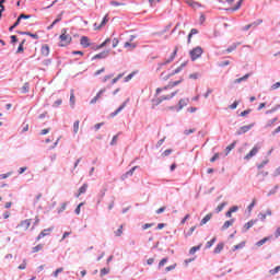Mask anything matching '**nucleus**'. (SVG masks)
Wrapping results in <instances>:
<instances>
[{"mask_svg": "<svg viewBox=\"0 0 280 280\" xmlns=\"http://www.w3.org/2000/svg\"><path fill=\"white\" fill-rule=\"evenodd\" d=\"M30 226H32V219H25L20 222V224L18 225V229H21L22 231H27Z\"/></svg>", "mask_w": 280, "mask_h": 280, "instance_id": "8", "label": "nucleus"}, {"mask_svg": "<svg viewBox=\"0 0 280 280\" xmlns=\"http://www.w3.org/2000/svg\"><path fill=\"white\" fill-rule=\"evenodd\" d=\"M250 113H252L250 109H246V110L242 112V113L240 114V116H241V117H246V115H250Z\"/></svg>", "mask_w": 280, "mask_h": 280, "instance_id": "59", "label": "nucleus"}, {"mask_svg": "<svg viewBox=\"0 0 280 280\" xmlns=\"http://www.w3.org/2000/svg\"><path fill=\"white\" fill-rule=\"evenodd\" d=\"M124 47H125V49H128L129 51H132V49L137 48V45L135 43L127 42V43H125Z\"/></svg>", "mask_w": 280, "mask_h": 280, "instance_id": "20", "label": "nucleus"}, {"mask_svg": "<svg viewBox=\"0 0 280 280\" xmlns=\"http://www.w3.org/2000/svg\"><path fill=\"white\" fill-rule=\"evenodd\" d=\"M203 52L205 50H202V47L197 46L189 51V56L192 61H196L198 58H200V56H202Z\"/></svg>", "mask_w": 280, "mask_h": 280, "instance_id": "6", "label": "nucleus"}, {"mask_svg": "<svg viewBox=\"0 0 280 280\" xmlns=\"http://www.w3.org/2000/svg\"><path fill=\"white\" fill-rule=\"evenodd\" d=\"M79 130H80V120H77L73 124V132H74V135H78Z\"/></svg>", "mask_w": 280, "mask_h": 280, "instance_id": "31", "label": "nucleus"}, {"mask_svg": "<svg viewBox=\"0 0 280 280\" xmlns=\"http://www.w3.org/2000/svg\"><path fill=\"white\" fill-rule=\"evenodd\" d=\"M19 21H21L22 19H32V15H26V14H20V16L18 18Z\"/></svg>", "mask_w": 280, "mask_h": 280, "instance_id": "62", "label": "nucleus"}, {"mask_svg": "<svg viewBox=\"0 0 280 280\" xmlns=\"http://www.w3.org/2000/svg\"><path fill=\"white\" fill-rule=\"evenodd\" d=\"M84 207V202L79 203V206L75 208L74 213L77 215H80V210Z\"/></svg>", "mask_w": 280, "mask_h": 280, "instance_id": "48", "label": "nucleus"}, {"mask_svg": "<svg viewBox=\"0 0 280 280\" xmlns=\"http://www.w3.org/2000/svg\"><path fill=\"white\" fill-rule=\"evenodd\" d=\"M261 23H264V20H257L256 22H253V23H250L249 25H250L252 27H257V25H261Z\"/></svg>", "mask_w": 280, "mask_h": 280, "instance_id": "50", "label": "nucleus"}, {"mask_svg": "<svg viewBox=\"0 0 280 280\" xmlns=\"http://www.w3.org/2000/svg\"><path fill=\"white\" fill-rule=\"evenodd\" d=\"M138 166H133L130 171H128L125 176L127 178V176H132V174H135V171L137 170Z\"/></svg>", "mask_w": 280, "mask_h": 280, "instance_id": "51", "label": "nucleus"}, {"mask_svg": "<svg viewBox=\"0 0 280 280\" xmlns=\"http://www.w3.org/2000/svg\"><path fill=\"white\" fill-rule=\"evenodd\" d=\"M185 67H187V62L182 63L179 67H177L175 70H173L170 73L162 72L161 73L162 80H164V81L170 80V78H173V75H177V73H180V71H183V69H185Z\"/></svg>", "mask_w": 280, "mask_h": 280, "instance_id": "3", "label": "nucleus"}, {"mask_svg": "<svg viewBox=\"0 0 280 280\" xmlns=\"http://www.w3.org/2000/svg\"><path fill=\"white\" fill-rule=\"evenodd\" d=\"M49 233H51V229H45L44 231H42L36 238L37 242H40V240H43V237H47V235H49Z\"/></svg>", "mask_w": 280, "mask_h": 280, "instance_id": "12", "label": "nucleus"}, {"mask_svg": "<svg viewBox=\"0 0 280 280\" xmlns=\"http://www.w3.org/2000/svg\"><path fill=\"white\" fill-rule=\"evenodd\" d=\"M60 272H65V268L60 267L57 270L54 271V277L57 279L58 275H60Z\"/></svg>", "mask_w": 280, "mask_h": 280, "instance_id": "45", "label": "nucleus"}, {"mask_svg": "<svg viewBox=\"0 0 280 280\" xmlns=\"http://www.w3.org/2000/svg\"><path fill=\"white\" fill-rule=\"evenodd\" d=\"M106 93V89L101 90L90 102V104H97V100H102V96Z\"/></svg>", "mask_w": 280, "mask_h": 280, "instance_id": "11", "label": "nucleus"}, {"mask_svg": "<svg viewBox=\"0 0 280 280\" xmlns=\"http://www.w3.org/2000/svg\"><path fill=\"white\" fill-rule=\"evenodd\" d=\"M196 34H198V30L192 28V30L190 31L189 35H188V43L191 42V36L196 35Z\"/></svg>", "mask_w": 280, "mask_h": 280, "instance_id": "39", "label": "nucleus"}, {"mask_svg": "<svg viewBox=\"0 0 280 280\" xmlns=\"http://www.w3.org/2000/svg\"><path fill=\"white\" fill-rule=\"evenodd\" d=\"M118 139H119V135L114 136L110 142V145H117Z\"/></svg>", "mask_w": 280, "mask_h": 280, "instance_id": "52", "label": "nucleus"}, {"mask_svg": "<svg viewBox=\"0 0 280 280\" xmlns=\"http://www.w3.org/2000/svg\"><path fill=\"white\" fill-rule=\"evenodd\" d=\"M187 104H189V98L179 100V102H178L179 110H183V108H185V106H187Z\"/></svg>", "mask_w": 280, "mask_h": 280, "instance_id": "17", "label": "nucleus"}, {"mask_svg": "<svg viewBox=\"0 0 280 280\" xmlns=\"http://www.w3.org/2000/svg\"><path fill=\"white\" fill-rule=\"evenodd\" d=\"M255 224H257V220H250V221H248V222L244 225L245 231H248L249 229H253V226H255Z\"/></svg>", "mask_w": 280, "mask_h": 280, "instance_id": "21", "label": "nucleus"}, {"mask_svg": "<svg viewBox=\"0 0 280 280\" xmlns=\"http://www.w3.org/2000/svg\"><path fill=\"white\" fill-rule=\"evenodd\" d=\"M124 108H126V102L122 103L114 113H112L110 117H117V114L124 110Z\"/></svg>", "mask_w": 280, "mask_h": 280, "instance_id": "19", "label": "nucleus"}, {"mask_svg": "<svg viewBox=\"0 0 280 280\" xmlns=\"http://www.w3.org/2000/svg\"><path fill=\"white\" fill-rule=\"evenodd\" d=\"M234 222H235L234 219H232L230 221H225L224 224L222 225V231H226V229H229L230 226H233Z\"/></svg>", "mask_w": 280, "mask_h": 280, "instance_id": "23", "label": "nucleus"}, {"mask_svg": "<svg viewBox=\"0 0 280 280\" xmlns=\"http://www.w3.org/2000/svg\"><path fill=\"white\" fill-rule=\"evenodd\" d=\"M20 34H26V36H31V38H34L35 40H38V34L23 33V32H20Z\"/></svg>", "mask_w": 280, "mask_h": 280, "instance_id": "47", "label": "nucleus"}, {"mask_svg": "<svg viewBox=\"0 0 280 280\" xmlns=\"http://www.w3.org/2000/svg\"><path fill=\"white\" fill-rule=\"evenodd\" d=\"M1 3H5V0H0V19L2 16L3 12H5V7L1 5Z\"/></svg>", "mask_w": 280, "mask_h": 280, "instance_id": "42", "label": "nucleus"}, {"mask_svg": "<svg viewBox=\"0 0 280 280\" xmlns=\"http://www.w3.org/2000/svg\"><path fill=\"white\" fill-rule=\"evenodd\" d=\"M40 250H43V244H38L32 248V253H40Z\"/></svg>", "mask_w": 280, "mask_h": 280, "instance_id": "33", "label": "nucleus"}, {"mask_svg": "<svg viewBox=\"0 0 280 280\" xmlns=\"http://www.w3.org/2000/svg\"><path fill=\"white\" fill-rule=\"evenodd\" d=\"M277 120H278V118H273L271 120H268L267 124H266V128H270V127L275 126Z\"/></svg>", "mask_w": 280, "mask_h": 280, "instance_id": "37", "label": "nucleus"}, {"mask_svg": "<svg viewBox=\"0 0 280 280\" xmlns=\"http://www.w3.org/2000/svg\"><path fill=\"white\" fill-rule=\"evenodd\" d=\"M22 93H30V83H24L22 86Z\"/></svg>", "mask_w": 280, "mask_h": 280, "instance_id": "41", "label": "nucleus"}, {"mask_svg": "<svg viewBox=\"0 0 280 280\" xmlns=\"http://www.w3.org/2000/svg\"><path fill=\"white\" fill-rule=\"evenodd\" d=\"M62 14H65V12H61L59 15H57L56 20L52 22V25H56L62 21Z\"/></svg>", "mask_w": 280, "mask_h": 280, "instance_id": "40", "label": "nucleus"}, {"mask_svg": "<svg viewBox=\"0 0 280 280\" xmlns=\"http://www.w3.org/2000/svg\"><path fill=\"white\" fill-rule=\"evenodd\" d=\"M175 269H176V264L166 267L165 272H170V271L175 270Z\"/></svg>", "mask_w": 280, "mask_h": 280, "instance_id": "58", "label": "nucleus"}, {"mask_svg": "<svg viewBox=\"0 0 280 280\" xmlns=\"http://www.w3.org/2000/svg\"><path fill=\"white\" fill-rule=\"evenodd\" d=\"M279 271H280V266H278V267H276V268L269 270V273H270V275H277Z\"/></svg>", "mask_w": 280, "mask_h": 280, "instance_id": "56", "label": "nucleus"}, {"mask_svg": "<svg viewBox=\"0 0 280 280\" xmlns=\"http://www.w3.org/2000/svg\"><path fill=\"white\" fill-rule=\"evenodd\" d=\"M184 80L185 79L180 77L179 80L170 82L164 88H158L155 91L156 98L152 101L153 106H159V104H161L162 102H165V101L172 100V97H175L178 91H174V88L178 86V84H182Z\"/></svg>", "mask_w": 280, "mask_h": 280, "instance_id": "1", "label": "nucleus"}, {"mask_svg": "<svg viewBox=\"0 0 280 280\" xmlns=\"http://www.w3.org/2000/svg\"><path fill=\"white\" fill-rule=\"evenodd\" d=\"M110 272V268H103L101 269V277H106V275H108Z\"/></svg>", "mask_w": 280, "mask_h": 280, "instance_id": "34", "label": "nucleus"}, {"mask_svg": "<svg viewBox=\"0 0 280 280\" xmlns=\"http://www.w3.org/2000/svg\"><path fill=\"white\" fill-rule=\"evenodd\" d=\"M215 244V238H212L211 241H208L206 244V248H211Z\"/></svg>", "mask_w": 280, "mask_h": 280, "instance_id": "49", "label": "nucleus"}, {"mask_svg": "<svg viewBox=\"0 0 280 280\" xmlns=\"http://www.w3.org/2000/svg\"><path fill=\"white\" fill-rule=\"evenodd\" d=\"M225 203H221L217 207V213H220V211H222V209H224Z\"/></svg>", "mask_w": 280, "mask_h": 280, "instance_id": "63", "label": "nucleus"}, {"mask_svg": "<svg viewBox=\"0 0 280 280\" xmlns=\"http://www.w3.org/2000/svg\"><path fill=\"white\" fill-rule=\"evenodd\" d=\"M177 54H178V46H175L172 55L168 58H166L164 61L158 65V71H160V69H163L165 65H171V62H174V59L176 58Z\"/></svg>", "mask_w": 280, "mask_h": 280, "instance_id": "4", "label": "nucleus"}, {"mask_svg": "<svg viewBox=\"0 0 280 280\" xmlns=\"http://www.w3.org/2000/svg\"><path fill=\"white\" fill-rule=\"evenodd\" d=\"M211 218H213V213H208L200 222V226H205L207 222H210Z\"/></svg>", "mask_w": 280, "mask_h": 280, "instance_id": "16", "label": "nucleus"}, {"mask_svg": "<svg viewBox=\"0 0 280 280\" xmlns=\"http://www.w3.org/2000/svg\"><path fill=\"white\" fill-rule=\"evenodd\" d=\"M248 78H250V74H245L244 77L236 79L234 83L240 84L241 82H245V80H248Z\"/></svg>", "mask_w": 280, "mask_h": 280, "instance_id": "28", "label": "nucleus"}, {"mask_svg": "<svg viewBox=\"0 0 280 280\" xmlns=\"http://www.w3.org/2000/svg\"><path fill=\"white\" fill-rule=\"evenodd\" d=\"M121 78H124V73H120L116 78H114L112 80V84H117V82H119V80H121Z\"/></svg>", "mask_w": 280, "mask_h": 280, "instance_id": "38", "label": "nucleus"}, {"mask_svg": "<svg viewBox=\"0 0 280 280\" xmlns=\"http://www.w3.org/2000/svg\"><path fill=\"white\" fill-rule=\"evenodd\" d=\"M40 51H42V56H45V57L49 56V45L47 44L43 45Z\"/></svg>", "mask_w": 280, "mask_h": 280, "instance_id": "18", "label": "nucleus"}, {"mask_svg": "<svg viewBox=\"0 0 280 280\" xmlns=\"http://www.w3.org/2000/svg\"><path fill=\"white\" fill-rule=\"evenodd\" d=\"M270 163V159L266 158L261 163L257 164L258 176H268V171H264V167Z\"/></svg>", "mask_w": 280, "mask_h": 280, "instance_id": "5", "label": "nucleus"}, {"mask_svg": "<svg viewBox=\"0 0 280 280\" xmlns=\"http://www.w3.org/2000/svg\"><path fill=\"white\" fill-rule=\"evenodd\" d=\"M104 58H108V50L106 51H102L97 55H95L92 60H98V59H104Z\"/></svg>", "mask_w": 280, "mask_h": 280, "instance_id": "13", "label": "nucleus"}, {"mask_svg": "<svg viewBox=\"0 0 280 280\" xmlns=\"http://www.w3.org/2000/svg\"><path fill=\"white\" fill-rule=\"evenodd\" d=\"M237 45L240 44H232L228 49V54H231L232 51H235L237 49Z\"/></svg>", "mask_w": 280, "mask_h": 280, "instance_id": "36", "label": "nucleus"}, {"mask_svg": "<svg viewBox=\"0 0 280 280\" xmlns=\"http://www.w3.org/2000/svg\"><path fill=\"white\" fill-rule=\"evenodd\" d=\"M18 268L19 270H25V268H27V260L24 259L23 262Z\"/></svg>", "mask_w": 280, "mask_h": 280, "instance_id": "46", "label": "nucleus"}, {"mask_svg": "<svg viewBox=\"0 0 280 280\" xmlns=\"http://www.w3.org/2000/svg\"><path fill=\"white\" fill-rule=\"evenodd\" d=\"M254 125H246L240 128L238 135H244L253 128Z\"/></svg>", "mask_w": 280, "mask_h": 280, "instance_id": "15", "label": "nucleus"}, {"mask_svg": "<svg viewBox=\"0 0 280 280\" xmlns=\"http://www.w3.org/2000/svg\"><path fill=\"white\" fill-rule=\"evenodd\" d=\"M72 40H73V37H71L67 28H62L61 35L59 36V47H69Z\"/></svg>", "mask_w": 280, "mask_h": 280, "instance_id": "2", "label": "nucleus"}, {"mask_svg": "<svg viewBox=\"0 0 280 280\" xmlns=\"http://www.w3.org/2000/svg\"><path fill=\"white\" fill-rule=\"evenodd\" d=\"M70 104L71 106H75V94L73 93V90L70 92Z\"/></svg>", "mask_w": 280, "mask_h": 280, "instance_id": "30", "label": "nucleus"}, {"mask_svg": "<svg viewBox=\"0 0 280 280\" xmlns=\"http://www.w3.org/2000/svg\"><path fill=\"white\" fill-rule=\"evenodd\" d=\"M255 205H257V199H253L252 203L248 206V211H253Z\"/></svg>", "mask_w": 280, "mask_h": 280, "instance_id": "54", "label": "nucleus"}, {"mask_svg": "<svg viewBox=\"0 0 280 280\" xmlns=\"http://www.w3.org/2000/svg\"><path fill=\"white\" fill-rule=\"evenodd\" d=\"M270 237H265L256 243V246H264L266 242H269Z\"/></svg>", "mask_w": 280, "mask_h": 280, "instance_id": "35", "label": "nucleus"}, {"mask_svg": "<svg viewBox=\"0 0 280 280\" xmlns=\"http://www.w3.org/2000/svg\"><path fill=\"white\" fill-rule=\"evenodd\" d=\"M187 5H190V8H200V4L198 2H194V0H187Z\"/></svg>", "mask_w": 280, "mask_h": 280, "instance_id": "29", "label": "nucleus"}, {"mask_svg": "<svg viewBox=\"0 0 280 280\" xmlns=\"http://www.w3.org/2000/svg\"><path fill=\"white\" fill-rule=\"evenodd\" d=\"M88 189H89V184H83L82 187L79 188V194H77V198H80L82 194H86Z\"/></svg>", "mask_w": 280, "mask_h": 280, "instance_id": "14", "label": "nucleus"}, {"mask_svg": "<svg viewBox=\"0 0 280 280\" xmlns=\"http://www.w3.org/2000/svg\"><path fill=\"white\" fill-rule=\"evenodd\" d=\"M80 45H81V47H83L84 49L91 47V38H89V36H81V38H80Z\"/></svg>", "mask_w": 280, "mask_h": 280, "instance_id": "9", "label": "nucleus"}, {"mask_svg": "<svg viewBox=\"0 0 280 280\" xmlns=\"http://www.w3.org/2000/svg\"><path fill=\"white\" fill-rule=\"evenodd\" d=\"M222 250H224V244L219 243L217 245V247L214 248V253H215V255H218V254L222 253Z\"/></svg>", "mask_w": 280, "mask_h": 280, "instance_id": "27", "label": "nucleus"}, {"mask_svg": "<svg viewBox=\"0 0 280 280\" xmlns=\"http://www.w3.org/2000/svg\"><path fill=\"white\" fill-rule=\"evenodd\" d=\"M243 2H244V0H238V2L234 7L230 8V10H232V12H237V10H240V8H242Z\"/></svg>", "mask_w": 280, "mask_h": 280, "instance_id": "25", "label": "nucleus"}, {"mask_svg": "<svg viewBox=\"0 0 280 280\" xmlns=\"http://www.w3.org/2000/svg\"><path fill=\"white\" fill-rule=\"evenodd\" d=\"M168 258H163L162 260H160L159 262V268H163V266H165V264H167Z\"/></svg>", "mask_w": 280, "mask_h": 280, "instance_id": "53", "label": "nucleus"}, {"mask_svg": "<svg viewBox=\"0 0 280 280\" xmlns=\"http://www.w3.org/2000/svg\"><path fill=\"white\" fill-rule=\"evenodd\" d=\"M172 149H168V150H165L163 153H162V156H170V154H172Z\"/></svg>", "mask_w": 280, "mask_h": 280, "instance_id": "61", "label": "nucleus"}, {"mask_svg": "<svg viewBox=\"0 0 280 280\" xmlns=\"http://www.w3.org/2000/svg\"><path fill=\"white\" fill-rule=\"evenodd\" d=\"M237 144V141H234V142H232L230 145H228L226 147V149H225V154H226V156H229V154L231 153V150H235V145Z\"/></svg>", "mask_w": 280, "mask_h": 280, "instance_id": "22", "label": "nucleus"}, {"mask_svg": "<svg viewBox=\"0 0 280 280\" xmlns=\"http://www.w3.org/2000/svg\"><path fill=\"white\" fill-rule=\"evenodd\" d=\"M244 246H246V243L245 242H242L240 243L238 245H235L233 247V250H240V248H244Z\"/></svg>", "mask_w": 280, "mask_h": 280, "instance_id": "44", "label": "nucleus"}, {"mask_svg": "<svg viewBox=\"0 0 280 280\" xmlns=\"http://www.w3.org/2000/svg\"><path fill=\"white\" fill-rule=\"evenodd\" d=\"M116 237H121L124 235V225H119L118 230L114 232Z\"/></svg>", "mask_w": 280, "mask_h": 280, "instance_id": "26", "label": "nucleus"}, {"mask_svg": "<svg viewBox=\"0 0 280 280\" xmlns=\"http://www.w3.org/2000/svg\"><path fill=\"white\" fill-rule=\"evenodd\" d=\"M200 248H202V244L198 245V246H194L189 249V255H196V253H198V250H200Z\"/></svg>", "mask_w": 280, "mask_h": 280, "instance_id": "24", "label": "nucleus"}, {"mask_svg": "<svg viewBox=\"0 0 280 280\" xmlns=\"http://www.w3.org/2000/svg\"><path fill=\"white\" fill-rule=\"evenodd\" d=\"M154 226V223H145L142 225L143 231H147V229H152Z\"/></svg>", "mask_w": 280, "mask_h": 280, "instance_id": "57", "label": "nucleus"}, {"mask_svg": "<svg viewBox=\"0 0 280 280\" xmlns=\"http://www.w3.org/2000/svg\"><path fill=\"white\" fill-rule=\"evenodd\" d=\"M112 45H113L114 48L117 47V45H119V39L114 38V39L112 40Z\"/></svg>", "mask_w": 280, "mask_h": 280, "instance_id": "64", "label": "nucleus"}, {"mask_svg": "<svg viewBox=\"0 0 280 280\" xmlns=\"http://www.w3.org/2000/svg\"><path fill=\"white\" fill-rule=\"evenodd\" d=\"M110 5H114V8H119V5H126V3L117 2V1H112Z\"/></svg>", "mask_w": 280, "mask_h": 280, "instance_id": "55", "label": "nucleus"}, {"mask_svg": "<svg viewBox=\"0 0 280 280\" xmlns=\"http://www.w3.org/2000/svg\"><path fill=\"white\" fill-rule=\"evenodd\" d=\"M108 43H110V38H106L101 45L96 46V49H103Z\"/></svg>", "mask_w": 280, "mask_h": 280, "instance_id": "32", "label": "nucleus"}, {"mask_svg": "<svg viewBox=\"0 0 280 280\" xmlns=\"http://www.w3.org/2000/svg\"><path fill=\"white\" fill-rule=\"evenodd\" d=\"M237 106H240V101H234V104H231V105L229 106V108H230L231 110H235V108H237Z\"/></svg>", "mask_w": 280, "mask_h": 280, "instance_id": "43", "label": "nucleus"}, {"mask_svg": "<svg viewBox=\"0 0 280 280\" xmlns=\"http://www.w3.org/2000/svg\"><path fill=\"white\" fill-rule=\"evenodd\" d=\"M108 21H109L108 14H106L103 18V21L101 22V24H97V23L94 24V30H102V27H104L108 23Z\"/></svg>", "mask_w": 280, "mask_h": 280, "instance_id": "10", "label": "nucleus"}, {"mask_svg": "<svg viewBox=\"0 0 280 280\" xmlns=\"http://www.w3.org/2000/svg\"><path fill=\"white\" fill-rule=\"evenodd\" d=\"M229 65H231V61L225 60V61H223V62H220V63H219V67H229Z\"/></svg>", "mask_w": 280, "mask_h": 280, "instance_id": "60", "label": "nucleus"}, {"mask_svg": "<svg viewBox=\"0 0 280 280\" xmlns=\"http://www.w3.org/2000/svg\"><path fill=\"white\" fill-rule=\"evenodd\" d=\"M259 150H261L259 144L254 145L252 150L244 156V161H250L253 156H257V154H259Z\"/></svg>", "mask_w": 280, "mask_h": 280, "instance_id": "7", "label": "nucleus"}]
</instances>
